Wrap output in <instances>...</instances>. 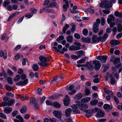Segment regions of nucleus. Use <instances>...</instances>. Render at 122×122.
Masks as SVG:
<instances>
[{
	"label": "nucleus",
	"instance_id": "5",
	"mask_svg": "<svg viewBox=\"0 0 122 122\" xmlns=\"http://www.w3.org/2000/svg\"><path fill=\"white\" fill-rule=\"evenodd\" d=\"M108 0L104 1L101 2L99 6L101 7L110 8L112 7V4L110 3Z\"/></svg>",
	"mask_w": 122,
	"mask_h": 122
},
{
	"label": "nucleus",
	"instance_id": "15",
	"mask_svg": "<svg viewBox=\"0 0 122 122\" xmlns=\"http://www.w3.org/2000/svg\"><path fill=\"white\" fill-rule=\"evenodd\" d=\"M115 17L113 15H110L109 16V18L107 19V21L108 23L109 24L112 22V21H113L114 20Z\"/></svg>",
	"mask_w": 122,
	"mask_h": 122
},
{
	"label": "nucleus",
	"instance_id": "57",
	"mask_svg": "<svg viewBox=\"0 0 122 122\" xmlns=\"http://www.w3.org/2000/svg\"><path fill=\"white\" fill-rule=\"evenodd\" d=\"M42 91V89L40 88H38L37 90V93L38 94L41 95L42 93L41 92Z\"/></svg>",
	"mask_w": 122,
	"mask_h": 122
},
{
	"label": "nucleus",
	"instance_id": "26",
	"mask_svg": "<svg viewBox=\"0 0 122 122\" xmlns=\"http://www.w3.org/2000/svg\"><path fill=\"white\" fill-rule=\"evenodd\" d=\"M66 39L67 41L70 43H72V42L73 39V37L71 35H69L66 37Z\"/></svg>",
	"mask_w": 122,
	"mask_h": 122
},
{
	"label": "nucleus",
	"instance_id": "62",
	"mask_svg": "<svg viewBox=\"0 0 122 122\" xmlns=\"http://www.w3.org/2000/svg\"><path fill=\"white\" fill-rule=\"evenodd\" d=\"M46 104L48 105H52L53 103H52L49 100H47L46 101Z\"/></svg>",
	"mask_w": 122,
	"mask_h": 122
},
{
	"label": "nucleus",
	"instance_id": "11",
	"mask_svg": "<svg viewBox=\"0 0 122 122\" xmlns=\"http://www.w3.org/2000/svg\"><path fill=\"white\" fill-rule=\"evenodd\" d=\"M96 23H94L93 25V31L95 33H97L99 31L98 26L99 25Z\"/></svg>",
	"mask_w": 122,
	"mask_h": 122
},
{
	"label": "nucleus",
	"instance_id": "23",
	"mask_svg": "<svg viewBox=\"0 0 122 122\" xmlns=\"http://www.w3.org/2000/svg\"><path fill=\"white\" fill-rule=\"evenodd\" d=\"M91 99V98L89 97H85L82 99L81 100L82 103H87L89 102Z\"/></svg>",
	"mask_w": 122,
	"mask_h": 122
},
{
	"label": "nucleus",
	"instance_id": "33",
	"mask_svg": "<svg viewBox=\"0 0 122 122\" xmlns=\"http://www.w3.org/2000/svg\"><path fill=\"white\" fill-rule=\"evenodd\" d=\"M6 89L7 90L9 91H11L13 90L14 89V87L6 85L5 86Z\"/></svg>",
	"mask_w": 122,
	"mask_h": 122
},
{
	"label": "nucleus",
	"instance_id": "53",
	"mask_svg": "<svg viewBox=\"0 0 122 122\" xmlns=\"http://www.w3.org/2000/svg\"><path fill=\"white\" fill-rule=\"evenodd\" d=\"M90 13L93 14L94 12V10L92 9L88 8L86 9Z\"/></svg>",
	"mask_w": 122,
	"mask_h": 122
},
{
	"label": "nucleus",
	"instance_id": "39",
	"mask_svg": "<svg viewBox=\"0 0 122 122\" xmlns=\"http://www.w3.org/2000/svg\"><path fill=\"white\" fill-rule=\"evenodd\" d=\"M33 15V14L32 13H27L25 15V17H27L28 18H31Z\"/></svg>",
	"mask_w": 122,
	"mask_h": 122
},
{
	"label": "nucleus",
	"instance_id": "43",
	"mask_svg": "<svg viewBox=\"0 0 122 122\" xmlns=\"http://www.w3.org/2000/svg\"><path fill=\"white\" fill-rule=\"evenodd\" d=\"M16 118L20 120V122H23V118L20 115H18L16 116Z\"/></svg>",
	"mask_w": 122,
	"mask_h": 122
},
{
	"label": "nucleus",
	"instance_id": "64",
	"mask_svg": "<svg viewBox=\"0 0 122 122\" xmlns=\"http://www.w3.org/2000/svg\"><path fill=\"white\" fill-rule=\"evenodd\" d=\"M122 37V32L118 34L116 36V37L118 38H121Z\"/></svg>",
	"mask_w": 122,
	"mask_h": 122
},
{
	"label": "nucleus",
	"instance_id": "19",
	"mask_svg": "<svg viewBox=\"0 0 122 122\" xmlns=\"http://www.w3.org/2000/svg\"><path fill=\"white\" fill-rule=\"evenodd\" d=\"M80 49V47H77V46H71L69 48V50L70 51H76L79 50Z\"/></svg>",
	"mask_w": 122,
	"mask_h": 122
},
{
	"label": "nucleus",
	"instance_id": "10",
	"mask_svg": "<svg viewBox=\"0 0 122 122\" xmlns=\"http://www.w3.org/2000/svg\"><path fill=\"white\" fill-rule=\"evenodd\" d=\"M112 106L105 104L103 106V108L107 112H109L112 109Z\"/></svg>",
	"mask_w": 122,
	"mask_h": 122
},
{
	"label": "nucleus",
	"instance_id": "24",
	"mask_svg": "<svg viewBox=\"0 0 122 122\" xmlns=\"http://www.w3.org/2000/svg\"><path fill=\"white\" fill-rule=\"evenodd\" d=\"M108 36V35L107 33H105L103 36L102 37L101 36V40L100 41H101L102 42L105 41L106 40Z\"/></svg>",
	"mask_w": 122,
	"mask_h": 122
},
{
	"label": "nucleus",
	"instance_id": "27",
	"mask_svg": "<svg viewBox=\"0 0 122 122\" xmlns=\"http://www.w3.org/2000/svg\"><path fill=\"white\" fill-rule=\"evenodd\" d=\"M82 94L81 93H78L76 95L74 98L75 100H78L81 99L82 97Z\"/></svg>",
	"mask_w": 122,
	"mask_h": 122
},
{
	"label": "nucleus",
	"instance_id": "51",
	"mask_svg": "<svg viewBox=\"0 0 122 122\" xmlns=\"http://www.w3.org/2000/svg\"><path fill=\"white\" fill-rule=\"evenodd\" d=\"M74 37L77 39H79L81 38V36L78 33H75L74 34Z\"/></svg>",
	"mask_w": 122,
	"mask_h": 122
},
{
	"label": "nucleus",
	"instance_id": "48",
	"mask_svg": "<svg viewBox=\"0 0 122 122\" xmlns=\"http://www.w3.org/2000/svg\"><path fill=\"white\" fill-rule=\"evenodd\" d=\"M0 117L5 119H7L6 115L3 113H0Z\"/></svg>",
	"mask_w": 122,
	"mask_h": 122
},
{
	"label": "nucleus",
	"instance_id": "14",
	"mask_svg": "<svg viewBox=\"0 0 122 122\" xmlns=\"http://www.w3.org/2000/svg\"><path fill=\"white\" fill-rule=\"evenodd\" d=\"M119 41L116 40H112L110 42V44L112 45H117L120 44Z\"/></svg>",
	"mask_w": 122,
	"mask_h": 122
},
{
	"label": "nucleus",
	"instance_id": "42",
	"mask_svg": "<svg viewBox=\"0 0 122 122\" xmlns=\"http://www.w3.org/2000/svg\"><path fill=\"white\" fill-rule=\"evenodd\" d=\"M20 75H17L14 78V81L15 82L18 81L20 79Z\"/></svg>",
	"mask_w": 122,
	"mask_h": 122
},
{
	"label": "nucleus",
	"instance_id": "32",
	"mask_svg": "<svg viewBox=\"0 0 122 122\" xmlns=\"http://www.w3.org/2000/svg\"><path fill=\"white\" fill-rule=\"evenodd\" d=\"M46 97L44 96H43L42 97V98L39 97L38 98V101L40 103L42 104L43 102L44 101Z\"/></svg>",
	"mask_w": 122,
	"mask_h": 122
},
{
	"label": "nucleus",
	"instance_id": "12",
	"mask_svg": "<svg viewBox=\"0 0 122 122\" xmlns=\"http://www.w3.org/2000/svg\"><path fill=\"white\" fill-rule=\"evenodd\" d=\"M72 112L71 108H69L67 109L65 111V116L67 117H69L71 115Z\"/></svg>",
	"mask_w": 122,
	"mask_h": 122
},
{
	"label": "nucleus",
	"instance_id": "34",
	"mask_svg": "<svg viewBox=\"0 0 122 122\" xmlns=\"http://www.w3.org/2000/svg\"><path fill=\"white\" fill-rule=\"evenodd\" d=\"M32 68L34 71H37L39 69L38 66L36 64H34L32 66Z\"/></svg>",
	"mask_w": 122,
	"mask_h": 122
},
{
	"label": "nucleus",
	"instance_id": "35",
	"mask_svg": "<svg viewBox=\"0 0 122 122\" xmlns=\"http://www.w3.org/2000/svg\"><path fill=\"white\" fill-rule=\"evenodd\" d=\"M76 52L78 55V57H81L82 56V55L84 53V52L83 51H77Z\"/></svg>",
	"mask_w": 122,
	"mask_h": 122
},
{
	"label": "nucleus",
	"instance_id": "47",
	"mask_svg": "<svg viewBox=\"0 0 122 122\" xmlns=\"http://www.w3.org/2000/svg\"><path fill=\"white\" fill-rule=\"evenodd\" d=\"M45 12L47 13H55V11L51 9H47L45 10Z\"/></svg>",
	"mask_w": 122,
	"mask_h": 122
},
{
	"label": "nucleus",
	"instance_id": "38",
	"mask_svg": "<svg viewBox=\"0 0 122 122\" xmlns=\"http://www.w3.org/2000/svg\"><path fill=\"white\" fill-rule=\"evenodd\" d=\"M117 28L118 31L120 32L122 31V25L121 24L119 23L118 24Z\"/></svg>",
	"mask_w": 122,
	"mask_h": 122
},
{
	"label": "nucleus",
	"instance_id": "25",
	"mask_svg": "<svg viewBox=\"0 0 122 122\" xmlns=\"http://www.w3.org/2000/svg\"><path fill=\"white\" fill-rule=\"evenodd\" d=\"M49 6L50 7H53L57 8L58 7L57 3L53 1L49 4Z\"/></svg>",
	"mask_w": 122,
	"mask_h": 122
},
{
	"label": "nucleus",
	"instance_id": "30",
	"mask_svg": "<svg viewBox=\"0 0 122 122\" xmlns=\"http://www.w3.org/2000/svg\"><path fill=\"white\" fill-rule=\"evenodd\" d=\"M98 101L97 99L92 100L90 102V104L92 106L95 105L98 103Z\"/></svg>",
	"mask_w": 122,
	"mask_h": 122
},
{
	"label": "nucleus",
	"instance_id": "2",
	"mask_svg": "<svg viewBox=\"0 0 122 122\" xmlns=\"http://www.w3.org/2000/svg\"><path fill=\"white\" fill-rule=\"evenodd\" d=\"M51 56L46 57L43 56H41L39 57V59L41 62H38V64L41 66L47 67L49 66V64L46 63L50 61V58Z\"/></svg>",
	"mask_w": 122,
	"mask_h": 122
},
{
	"label": "nucleus",
	"instance_id": "46",
	"mask_svg": "<svg viewBox=\"0 0 122 122\" xmlns=\"http://www.w3.org/2000/svg\"><path fill=\"white\" fill-rule=\"evenodd\" d=\"M64 37L62 35H61L57 39L56 41L58 42H59L60 41L63 40L64 39Z\"/></svg>",
	"mask_w": 122,
	"mask_h": 122
},
{
	"label": "nucleus",
	"instance_id": "22",
	"mask_svg": "<svg viewBox=\"0 0 122 122\" xmlns=\"http://www.w3.org/2000/svg\"><path fill=\"white\" fill-rule=\"evenodd\" d=\"M82 41L84 43H89L91 41V39L88 38H85L84 37L82 38L81 39Z\"/></svg>",
	"mask_w": 122,
	"mask_h": 122
},
{
	"label": "nucleus",
	"instance_id": "18",
	"mask_svg": "<svg viewBox=\"0 0 122 122\" xmlns=\"http://www.w3.org/2000/svg\"><path fill=\"white\" fill-rule=\"evenodd\" d=\"M0 56L1 57H3L4 59H6L7 57V54L6 52L5 51L4 52L3 51L1 50L0 51Z\"/></svg>",
	"mask_w": 122,
	"mask_h": 122
},
{
	"label": "nucleus",
	"instance_id": "37",
	"mask_svg": "<svg viewBox=\"0 0 122 122\" xmlns=\"http://www.w3.org/2000/svg\"><path fill=\"white\" fill-rule=\"evenodd\" d=\"M69 27V25L68 24H66L65 25V26L64 27L63 29V32L65 34V33L66 30Z\"/></svg>",
	"mask_w": 122,
	"mask_h": 122
},
{
	"label": "nucleus",
	"instance_id": "9",
	"mask_svg": "<svg viewBox=\"0 0 122 122\" xmlns=\"http://www.w3.org/2000/svg\"><path fill=\"white\" fill-rule=\"evenodd\" d=\"M92 42L93 43L98 42L101 40V36H99L98 38L97 36L93 35L92 36Z\"/></svg>",
	"mask_w": 122,
	"mask_h": 122
},
{
	"label": "nucleus",
	"instance_id": "55",
	"mask_svg": "<svg viewBox=\"0 0 122 122\" xmlns=\"http://www.w3.org/2000/svg\"><path fill=\"white\" fill-rule=\"evenodd\" d=\"M7 72L9 75L10 76H11L13 73L12 71L9 69H7Z\"/></svg>",
	"mask_w": 122,
	"mask_h": 122
},
{
	"label": "nucleus",
	"instance_id": "36",
	"mask_svg": "<svg viewBox=\"0 0 122 122\" xmlns=\"http://www.w3.org/2000/svg\"><path fill=\"white\" fill-rule=\"evenodd\" d=\"M26 111V107L25 106L22 107L20 110V112L22 114L25 113Z\"/></svg>",
	"mask_w": 122,
	"mask_h": 122
},
{
	"label": "nucleus",
	"instance_id": "6",
	"mask_svg": "<svg viewBox=\"0 0 122 122\" xmlns=\"http://www.w3.org/2000/svg\"><path fill=\"white\" fill-rule=\"evenodd\" d=\"M93 64L94 65V68L96 70H99L101 67V64L98 60H95L93 62Z\"/></svg>",
	"mask_w": 122,
	"mask_h": 122
},
{
	"label": "nucleus",
	"instance_id": "41",
	"mask_svg": "<svg viewBox=\"0 0 122 122\" xmlns=\"http://www.w3.org/2000/svg\"><path fill=\"white\" fill-rule=\"evenodd\" d=\"M120 59L119 57L116 58L114 59V64L120 63Z\"/></svg>",
	"mask_w": 122,
	"mask_h": 122
},
{
	"label": "nucleus",
	"instance_id": "16",
	"mask_svg": "<svg viewBox=\"0 0 122 122\" xmlns=\"http://www.w3.org/2000/svg\"><path fill=\"white\" fill-rule=\"evenodd\" d=\"M65 4L63 5V10L64 11H66L68 8H69V3L67 0H66L65 2Z\"/></svg>",
	"mask_w": 122,
	"mask_h": 122
},
{
	"label": "nucleus",
	"instance_id": "1",
	"mask_svg": "<svg viewBox=\"0 0 122 122\" xmlns=\"http://www.w3.org/2000/svg\"><path fill=\"white\" fill-rule=\"evenodd\" d=\"M78 107H79V108L81 110L83 111V108H88V106L86 104H84L80 103L78 104L72 105L71 106L72 109V111L73 112L77 114H79L80 113V112L78 108Z\"/></svg>",
	"mask_w": 122,
	"mask_h": 122
},
{
	"label": "nucleus",
	"instance_id": "56",
	"mask_svg": "<svg viewBox=\"0 0 122 122\" xmlns=\"http://www.w3.org/2000/svg\"><path fill=\"white\" fill-rule=\"evenodd\" d=\"M70 101L66 100H64V104L65 106H67L69 104Z\"/></svg>",
	"mask_w": 122,
	"mask_h": 122
},
{
	"label": "nucleus",
	"instance_id": "61",
	"mask_svg": "<svg viewBox=\"0 0 122 122\" xmlns=\"http://www.w3.org/2000/svg\"><path fill=\"white\" fill-rule=\"evenodd\" d=\"M85 61V59H82L78 61L77 63H84Z\"/></svg>",
	"mask_w": 122,
	"mask_h": 122
},
{
	"label": "nucleus",
	"instance_id": "49",
	"mask_svg": "<svg viewBox=\"0 0 122 122\" xmlns=\"http://www.w3.org/2000/svg\"><path fill=\"white\" fill-rule=\"evenodd\" d=\"M10 3V1L8 0L5 1L4 2L3 5L5 7L7 6Z\"/></svg>",
	"mask_w": 122,
	"mask_h": 122
},
{
	"label": "nucleus",
	"instance_id": "29",
	"mask_svg": "<svg viewBox=\"0 0 122 122\" xmlns=\"http://www.w3.org/2000/svg\"><path fill=\"white\" fill-rule=\"evenodd\" d=\"M116 17H118L121 18H122V13L116 11L114 13Z\"/></svg>",
	"mask_w": 122,
	"mask_h": 122
},
{
	"label": "nucleus",
	"instance_id": "63",
	"mask_svg": "<svg viewBox=\"0 0 122 122\" xmlns=\"http://www.w3.org/2000/svg\"><path fill=\"white\" fill-rule=\"evenodd\" d=\"M101 24L102 25H103L105 23V20L104 17H102L101 19Z\"/></svg>",
	"mask_w": 122,
	"mask_h": 122
},
{
	"label": "nucleus",
	"instance_id": "54",
	"mask_svg": "<svg viewBox=\"0 0 122 122\" xmlns=\"http://www.w3.org/2000/svg\"><path fill=\"white\" fill-rule=\"evenodd\" d=\"M30 11L32 12L31 13H32L33 15V13H36L37 12L36 9L33 8H30Z\"/></svg>",
	"mask_w": 122,
	"mask_h": 122
},
{
	"label": "nucleus",
	"instance_id": "40",
	"mask_svg": "<svg viewBox=\"0 0 122 122\" xmlns=\"http://www.w3.org/2000/svg\"><path fill=\"white\" fill-rule=\"evenodd\" d=\"M36 99L35 98H32L30 99V104L32 103L34 104L36 102H37L36 101Z\"/></svg>",
	"mask_w": 122,
	"mask_h": 122
},
{
	"label": "nucleus",
	"instance_id": "4",
	"mask_svg": "<svg viewBox=\"0 0 122 122\" xmlns=\"http://www.w3.org/2000/svg\"><path fill=\"white\" fill-rule=\"evenodd\" d=\"M92 112L93 113H95L97 112L95 116L97 117H103L105 116L104 112L100 108L96 107L94 109L92 110Z\"/></svg>",
	"mask_w": 122,
	"mask_h": 122
},
{
	"label": "nucleus",
	"instance_id": "58",
	"mask_svg": "<svg viewBox=\"0 0 122 122\" xmlns=\"http://www.w3.org/2000/svg\"><path fill=\"white\" fill-rule=\"evenodd\" d=\"M76 26L74 25H72V28L71 29V32L73 33L75 30Z\"/></svg>",
	"mask_w": 122,
	"mask_h": 122
},
{
	"label": "nucleus",
	"instance_id": "50",
	"mask_svg": "<svg viewBox=\"0 0 122 122\" xmlns=\"http://www.w3.org/2000/svg\"><path fill=\"white\" fill-rule=\"evenodd\" d=\"M88 31L86 29H84L83 30L82 33L83 34L85 35L86 36L88 33Z\"/></svg>",
	"mask_w": 122,
	"mask_h": 122
},
{
	"label": "nucleus",
	"instance_id": "20",
	"mask_svg": "<svg viewBox=\"0 0 122 122\" xmlns=\"http://www.w3.org/2000/svg\"><path fill=\"white\" fill-rule=\"evenodd\" d=\"M103 89L105 93L110 96H112L113 95V94L112 91H109L108 89L105 87H104Z\"/></svg>",
	"mask_w": 122,
	"mask_h": 122
},
{
	"label": "nucleus",
	"instance_id": "60",
	"mask_svg": "<svg viewBox=\"0 0 122 122\" xmlns=\"http://www.w3.org/2000/svg\"><path fill=\"white\" fill-rule=\"evenodd\" d=\"M100 79L98 78L94 79L93 80V82L95 83H98L100 82Z\"/></svg>",
	"mask_w": 122,
	"mask_h": 122
},
{
	"label": "nucleus",
	"instance_id": "13",
	"mask_svg": "<svg viewBox=\"0 0 122 122\" xmlns=\"http://www.w3.org/2000/svg\"><path fill=\"white\" fill-rule=\"evenodd\" d=\"M28 82V80L27 79H26L25 80L22 81H20L18 83H16V85L23 86L27 84Z\"/></svg>",
	"mask_w": 122,
	"mask_h": 122
},
{
	"label": "nucleus",
	"instance_id": "28",
	"mask_svg": "<svg viewBox=\"0 0 122 122\" xmlns=\"http://www.w3.org/2000/svg\"><path fill=\"white\" fill-rule=\"evenodd\" d=\"M19 13V12H17L14 13H13L12 14H11L9 17V18L8 20V21H10L13 17H14L15 15H16L18 14Z\"/></svg>",
	"mask_w": 122,
	"mask_h": 122
},
{
	"label": "nucleus",
	"instance_id": "45",
	"mask_svg": "<svg viewBox=\"0 0 122 122\" xmlns=\"http://www.w3.org/2000/svg\"><path fill=\"white\" fill-rule=\"evenodd\" d=\"M33 105L34 108L36 109L37 110L39 108V105L38 102H36L35 103L33 104Z\"/></svg>",
	"mask_w": 122,
	"mask_h": 122
},
{
	"label": "nucleus",
	"instance_id": "7",
	"mask_svg": "<svg viewBox=\"0 0 122 122\" xmlns=\"http://www.w3.org/2000/svg\"><path fill=\"white\" fill-rule=\"evenodd\" d=\"M53 114L54 116L57 118L60 119L61 118L62 114L61 112L55 110L53 112Z\"/></svg>",
	"mask_w": 122,
	"mask_h": 122
},
{
	"label": "nucleus",
	"instance_id": "17",
	"mask_svg": "<svg viewBox=\"0 0 122 122\" xmlns=\"http://www.w3.org/2000/svg\"><path fill=\"white\" fill-rule=\"evenodd\" d=\"M12 109L9 107H5L4 110V112L6 114L10 113L12 111Z\"/></svg>",
	"mask_w": 122,
	"mask_h": 122
},
{
	"label": "nucleus",
	"instance_id": "21",
	"mask_svg": "<svg viewBox=\"0 0 122 122\" xmlns=\"http://www.w3.org/2000/svg\"><path fill=\"white\" fill-rule=\"evenodd\" d=\"M87 67L88 70L90 71H92L93 69L92 65L91 63L89 62H87Z\"/></svg>",
	"mask_w": 122,
	"mask_h": 122
},
{
	"label": "nucleus",
	"instance_id": "44",
	"mask_svg": "<svg viewBox=\"0 0 122 122\" xmlns=\"http://www.w3.org/2000/svg\"><path fill=\"white\" fill-rule=\"evenodd\" d=\"M7 81L10 84H12L13 82L12 81V79L11 77H9L7 79Z\"/></svg>",
	"mask_w": 122,
	"mask_h": 122
},
{
	"label": "nucleus",
	"instance_id": "52",
	"mask_svg": "<svg viewBox=\"0 0 122 122\" xmlns=\"http://www.w3.org/2000/svg\"><path fill=\"white\" fill-rule=\"evenodd\" d=\"M110 9L109 8L107 10H103L102 12L105 14H108L110 13Z\"/></svg>",
	"mask_w": 122,
	"mask_h": 122
},
{
	"label": "nucleus",
	"instance_id": "59",
	"mask_svg": "<svg viewBox=\"0 0 122 122\" xmlns=\"http://www.w3.org/2000/svg\"><path fill=\"white\" fill-rule=\"evenodd\" d=\"M113 97L114 100L115 102H116L117 104H118L119 103V102L118 98L115 96H114Z\"/></svg>",
	"mask_w": 122,
	"mask_h": 122
},
{
	"label": "nucleus",
	"instance_id": "8",
	"mask_svg": "<svg viewBox=\"0 0 122 122\" xmlns=\"http://www.w3.org/2000/svg\"><path fill=\"white\" fill-rule=\"evenodd\" d=\"M107 58L106 56H98L97 58L98 60H100L101 62L103 63H105Z\"/></svg>",
	"mask_w": 122,
	"mask_h": 122
},
{
	"label": "nucleus",
	"instance_id": "3",
	"mask_svg": "<svg viewBox=\"0 0 122 122\" xmlns=\"http://www.w3.org/2000/svg\"><path fill=\"white\" fill-rule=\"evenodd\" d=\"M9 99V98L7 97H4L3 100L5 102H3L0 104V107L6 106H11L15 102V100L13 99L8 100Z\"/></svg>",
	"mask_w": 122,
	"mask_h": 122
},
{
	"label": "nucleus",
	"instance_id": "31",
	"mask_svg": "<svg viewBox=\"0 0 122 122\" xmlns=\"http://www.w3.org/2000/svg\"><path fill=\"white\" fill-rule=\"evenodd\" d=\"M52 105H53L55 107L57 108H59L61 107L60 105L57 102L53 103Z\"/></svg>",
	"mask_w": 122,
	"mask_h": 122
}]
</instances>
